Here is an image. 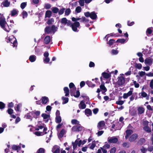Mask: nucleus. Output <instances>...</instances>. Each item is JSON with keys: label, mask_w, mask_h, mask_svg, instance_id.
<instances>
[{"label": "nucleus", "mask_w": 153, "mask_h": 153, "mask_svg": "<svg viewBox=\"0 0 153 153\" xmlns=\"http://www.w3.org/2000/svg\"><path fill=\"white\" fill-rule=\"evenodd\" d=\"M0 26L6 32H9L10 31V29L5 19L3 16L0 17Z\"/></svg>", "instance_id": "nucleus-1"}, {"label": "nucleus", "mask_w": 153, "mask_h": 153, "mask_svg": "<svg viewBox=\"0 0 153 153\" xmlns=\"http://www.w3.org/2000/svg\"><path fill=\"white\" fill-rule=\"evenodd\" d=\"M43 128V131H36L34 132V134L37 136H40L45 134L49 132V131L47 130V128L46 127L42 126H38V128H36V130H39L40 129H42Z\"/></svg>", "instance_id": "nucleus-2"}, {"label": "nucleus", "mask_w": 153, "mask_h": 153, "mask_svg": "<svg viewBox=\"0 0 153 153\" xmlns=\"http://www.w3.org/2000/svg\"><path fill=\"white\" fill-rule=\"evenodd\" d=\"M6 39L7 40V42H10L13 44L12 46L13 47H16L17 45V43L16 38L13 36H12L9 37H7Z\"/></svg>", "instance_id": "nucleus-3"}, {"label": "nucleus", "mask_w": 153, "mask_h": 153, "mask_svg": "<svg viewBox=\"0 0 153 153\" xmlns=\"http://www.w3.org/2000/svg\"><path fill=\"white\" fill-rule=\"evenodd\" d=\"M57 28L55 25H53L51 27H47L45 29V31L47 33H54L57 30Z\"/></svg>", "instance_id": "nucleus-4"}, {"label": "nucleus", "mask_w": 153, "mask_h": 153, "mask_svg": "<svg viewBox=\"0 0 153 153\" xmlns=\"http://www.w3.org/2000/svg\"><path fill=\"white\" fill-rule=\"evenodd\" d=\"M85 16L86 17H90L92 19H96L97 15L95 12L90 13L87 12L84 13Z\"/></svg>", "instance_id": "nucleus-5"}, {"label": "nucleus", "mask_w": 153, "mask_h": 153, "mask_svg": "<svg viewBox=\"0 0 153 153\" xmlns=\"http://www.w3.org/2000/svg\"><path fill=\"white\" fill-rule=\"evenodd\" d=\"M120 75V76L117 78L118 80L117 83L119 85H122L124 84L125 80V78L122 76V75H123L124 74H122Z\"/></svg>", "instance_id": "nucleus-6"}, {"label": "nucleus", "mask_w": 153, "mask_h": 153, "mask_svg": "<svg viewBox=\"0 0 153 153\" xmlns=\"http://www.w3.org/2000/svg\"><path fill=\"white\" fill-rule=\"evenodd\" d=\"M73 30L75 32L77 31V28L79 27V23L78 22H75L72 25H70Z\"/></svg>", "instance_id": "nucleus-7"}, {"label": "nucleus", "mask_w": 153, "mask_h": 153, "mask_svg": "<svg viewBox=\"0 0 153 153\" xmlns=\"http://www.w3.org/2000/svg\"><path fill=\"white\" fill-rule=\"evenodd\" d=\"M105 122L104 121L99 122L97 124V127L99 130H102L105 127Z\"/></svg>", "instance_id": "nucleus-8"}, {"label": "nucleus", "mask_w": 153, "mask_h": 153, "mask_svg": "<svg viewBox=\"0 0 153 153\" xmlns=\"http://www.w3.org/2000/svg\"><path fill=\"white\" fill-rule=\"evenodd\" d=\"M60 22L62 24L64 25H67L68 26H69L71 24V21L68 20L65 18H62Z\"/></svg>", "instance_id": "nucleus-9"}, {"label": "nucleus", "mask_w": 153, "mask_h": 153, "mask_svg": "<svg viewBox=\"0 0 153 153\" xmlns=\"http://www.w3.org/2000/svg\"><path fill=\"white\" fill-rule=\"evenodd\" d=\"M82 129V127L80 125L74 126L72 128L73 131L76 132L81 131Z\"/></svg>", "instance_id": "nucleus-10"}, {"label": "nucleus", "mask_w": 153, "mask_h": 153, "mask_svg": "<svg viewBox=\"0 0 153 153\" xmlns=\"http://www.w3.org/2000/svg\"><path fill=\"white\" fill-rule=\"evenodd\" d=\"M56 123H59L61 122L62 121L61 117L60 116V113L59 111L57 110L56 112Z\"/></svg>", "instance_id": "nucleus-11"}, {"label": "nucleus", "mask_w": 153, "mask_h": 153, "mask_svg": "<svg viewBox=\"0 0 153 153\" xmlns=\"http://www.w3.org/2000/svg\"><path fill=\"white\" fill-rule=\"evenodd\" d=\"M10 2L8 0H4L3 1L1 4L2 7H8L10 5Z\"/></svg>", "instance_id": "nucleus-12"}, {"label": "nucleus", "mask_w": 153, "mask_h": 153, "mask_svg": "<svg viewBox=\"0 0 153 153\" xmlns=\"http://www.w3.org/2000/svg\"><path fill=\"white\" fill-rule=\"evenodd\" d=\"M153 59L150 58H147L145 60V63L147 65H152L153 63Z\"/></svg>", "instance_id": "nucleus-13"}, {"label": "nucleus", "mask_w": 153, "mask_h": 153, "mask_svg": "<svg viewBox=\"0 0 153 153\" xmlns=\"http://www.w3.org/2000/svg\"><path fill=\"white\" fill-rule=\"evenodd\" d=\"M108 141L110 143H116L118 141L117 138L114 137H108Z\"/></svg>", "instance_id": "nucleus-14"}, {"label": "nucleus", "mask_w": 153, "mask_h": 153, "mask_svg": "<svg viewBox=\"0 0 153 153\" xmlns=\"http://www.w3.org/2000/svg\"><path fill=\"white\" fill-rule=\"evenodd\" d=\"M60 147L58 146H54L52 148V151L53 153H60Z\"/></svg>", "instance_id": "nucleus-15"}, {"label": "nucleus", "mask_w": 153, "mask_h": 153, "mask_svg": "<svg viewBox=\"0 0 153 153\" xmlns=\"http://www.w3.org/2000/svg\"><path fill=\"white\" fill-rule=\"evenodd\" d=\"M31 115L35 118H36L37 116L40 115V111H34L31 113Z\"/></svg>", "instance_id": "nucleus-16"}, {"label": "nucleus", "mask_w": 153, "mask_h": 153, "mask_svg": "<svg viewBox=\"0 0 153 153\" xmlns=\"http://www.w3.org/2000/svg\"><path fill=\"white\" fill-rule=\"evenodd\" d=\"M138 135L136 134H134L131 135L129 138V140L131 142L134 141L137 138Z\"/></svg>", "instance_id": "nucleus-17"}, {"label": "nucleus", "mask_w": 153, "mask_h": 153, "mask_svg": "<svg viewBox=\"0 0 153 153\" xmlns=\"http://www.w3.org/2000/svg\"><path fill=\"white\" fill-rule=\"evenodd\" d=\"M42 116L43 117L44 121L45 122H48L50 118V116L45 114H42Z\"/></svg>", "instance_id": "nucleus-18"}, {"label": "nucleus", "mask_w": 153, "mask_h": 153, "mask_svg": "<svg viewBox=\"0 0 153 153\" xmlns=\"http://www.w3.org/2000/svg\"><path fill=\"white\" fill-rule=\"evenodd\" d=\"M133 91L130 90L128 91L127 93H125L123 95V98L124 99H126L129 96H130L132 94Z\"/></svg>", "instance_id": "nucleus-19"}, {"label": "nucleus", "mask_w": 153, "mask_h": 153, "mask_svg": "<svg viewBox=\"0 0 153 153\" xmlns=\"http://www.w3.org/2000/svg\"><path fill=\"white\" fill-rule=\"evenodd\" d=\"M21 144H20L19 146H17L16 145H13L12 146V148L13 150H17V152H18L19 151V149H20L21 148L20 145Z\"/></svg>", "instance_id": "nucleus-20"}, {"label": "nucleus", "mask_w": 153, "mask_h": 153, "mask_svg": "<svg viewBox=\"0 0 153 153\" xmlns=\"http://www.w3.org/2000/svg\"><path fill=\"white\" fill-rule=\"evenodd\" d=\"M18 10L16 9H13L11 11V16H13L17 15L18 12Z\"/></svg>", "instance_id": "nucleus-21"}, {"label": "nucleus", "mask_w": 153, "mask_h": 153, "mask_svg": "<svg viewBox=\"0 0 153 153\" xmlns=\"http://www.w3.org/2000/svg\"><path fill=\"white\" fill-rule=\"evenodd\" d=\"M137 111L139 114H141L144 113V108L143 107H140L137 108Z\"/></svg>", "instance_id": "nucleus-22"}, {"label": "nucleus", "mask_w": 153, "mask_h": 153, "mask_svg": "<svg viewBox=\"0 0 153 153\" xmlns=\"http://www.w3.org/2000/svg\"><path fill=\"white\" fill-rule=\"evenodd\" d=\"M86 105L84 102L82 101H81L79 104V107L80 109H83L86 108Z\"/></svg>", "instance_id": "nucleus-23"}, {"label": "nucleus", "mask_w": 153, "mask_h": 153, "mask_svg": "<svg viewBox=\"0 0 153 153\" xmlns=\"http://www.w3.org/2000/svg\"><path fill=\"white\" fill-rule=\"evenodd\" d=\"M126 135L125 137L126 139L128 138V136L133 133V131L131 130H127L126 131Z\"/></svg>", "instance_id": "nucleus-24"}, {"label": "nucleus", "mask_w": 153, "mask_h": 153, "mask_svg": "<svg viewBox=\"0 0 153 153\" xmlns=\"http://www.w3.org/2000/svg\"><path fill=\"white\" fill-rule=\"evenodd\" d=\"M51 41V38L50 36H47L44 39V42L46 44H48Z\"/></svg>", "instance_id": "nucleus-25"}, {"label": "nucleus", "mask_w": 153, "mask_h": 153, "mask_svg": "<svg viewBox=\"0 0 153 153\" xmlns=\"http://www.w3.org/2000/svg\"><path fill=\"white\" fill-rule=\"evenodd\" d=\"M69 87L70 88L71 91L73 92V90H75L76 87L73 83L71 82L69 85Z\"/></svg>", "instance_id": "nucleus-26"}, {"label": "nucleus", "mask_w": 153, "mask_h": 153, "mask_svg": "<svg viewBox=\"0 0 153 153\" xmlns=\"http://www.w3.org/2000/svg\"><path fill=\"white\" fill-rule=\"evenodd\" d=\"M85 111V114L88 117L91 115L92 112L90 109H86Z\"/></svg>", "instance_id": "nucleus-27"}, {"label": "nucleus", "mask_w": 153, "mask_h": 153, "mask_svg": "<svg viewBox=\"0 0 153 153\" xmlns=\"http://www.w3.org/2000/svg\"><path fill=\"white\" fill-rule=\"evenodd\" d=\"M128 40V39L126 38V39H120L117 40V42H119L121 44L124 43L126 41L127 42Z\"/></svg>", "instance_id": "nucleus-28"}, {"label": "nucleus", "mask_w": 153, "mask_h": 153, "mask_svg": "<svg viewBox=\"0 0 153 153\" xmlns=\"http://www.w3.org/2000/svg\"><path fill=\"white\" fill-rule=\"evenodd\" d=\"M36 58V56L34 55H32L30 56L29 59L31 62H33L35 61Z\"/></svg>", "instance_id": "nucleus-29"}, {"label": "nucleus", "mask_w": 153, "mask_h": 153, "mask_svg": "<svg viewBox=\"0 0 153 153\" xmlns=\"http://www.w3.org/2000/svg\"><path fill=\"white\" fill-rule=\"evenodd\" d=\"M64 91L65 94V96H68L69 95V91L68 88L67 87H65L64 88Z\"/></svg>", "instance_id": "nucleus-30"}, {"label": "nucleus", "mask_w": 153, "mask_h": 153, "mask_svg": "<svg viewBox=\"0 0 153 153\" xmlns=\"http://www.w3.org/2000/svg\"><path fill=\"white\" fill-rule=\"evenodd\" d=\"M48 100V97H44L42 98V102L44 104H46Z\"/></svg>", "instance_id": "nucleus-31"}, {"label": "nucleus", "mask_w": 153, "mask_h": 153, "mask_svg": "<svg viewBox=\"0 0 153 153\" xmlns=\"http://www.w3.org/2000/svg\"><path fill=\"white\" fill-rule=\"evenodd\" d=\"M62 99L63 100L62 104H65L67 103L69 99L68 97H62Z\"/></svg>", "instance_id": "nucleus-32"}, {"label": "nucleus", "mask_w": 153, "mask_h": 153, "mask_svg": "<svg viewBox=\"0 0 153 153\" xmlns=\"http://www.w3.org/2000/svg\"><path fill=\"white\" fill-rule=\"evenodd\" d=\"M100 89L102 92H105L106 91V89L104 85H101L100 86Z\"/></svg>", "instance_id": "nucleus-33"}, {"label": "nucleus", "mask_w": 153, "mask_h": 153, "mask_svg": "<svg viewBox=\"0 0 153 153\" xmlns=\"http://www.w3.org/2000/svg\"><path fill=\"white\" fill-rule=\"evenodd\" d=\"M102 74L103 76L105 78L108 79L110 76V74L106 73H103Z\"/></svg>", "instance_id": "nucleus-34"}, {"label": "nucleus", "mask_w": 153, "mask_h": 153, "mask_svg": "<svg viewBox=\"0 0 153 153\" xmlns=\"http://www.w3.org/2000/svg\"><path fill=\"white\" fill-rule=\"evenodd\" d=\"M71 123L74 125H79V122L76 119H73L71 120Z\"/></svg>", "instance_id": "nucleus-35"}, {"label": "nucleus", "mask_w": 153, "mask_h": 153, "mask_svg": "<svg viewBox=\"0 0 153 153\" xmlns=\"http://www.w3.org/2000/svg\"><path fill=\"white\" fill-rule=\"evenodd\" d=\"M25 117L27 119H30L31 120H32V117L31 116L30 113H27L26 114L25 116Z\"/></svg>", "instance_id": "nucleus-36"}, {"label": "nucleus", "mask_w": 153, "mask_h": 153, "mask_svg": "<svg viewBox=\"0 0 153 153\" xmlns=\"http://www.w3.org/2000/svg\"><path fill=\"white\" fill-rule=\"evenodd\" d=\"M73 148L74 150L78 146L77 140H76L74 142L72 143Z\"/></svg>", "instance_id": "nucleus-37"}, {"label": "nucleus", "mask_w": 153, "mask_h": 153, "mask_svg": "<svg viewBox=\"0 0 153 153\" xmlns=\"http://www.w3.org/2000/svg\"><path fill=\"white\" fill-rule=\"evenodd\" d=\"M52 13L50 10H47L46 11L45 13V17H50L51 14Z\"/></svg>", "instance_id": "nucleus-38"}, {"label": "nucleus", "mask_w": 153, "mask_h": 153, "mask_svg": "<svg viewBox=\"0 0 153 153\" xmlns=\"http://www.w3.org/2000/svg\"><path fill=\"white\" fill-rule=\"evenodd\" d=\"M143 129L145 131L148 133L150 132L151 131V129L149 128L148 126H144L143 127Z\"/></svg>", "instance_id": "nucleus-39"}, {"label": "nucleus", "mask_w": 153, "mask_h": 153, "mask_svg": "<svg viewBox=\"0 0 153 153\" xmlns=\"http://www.w3.org/2000/svg\"><path fill=\"white\" fill-rule=\"evenodd\" d=\"M65 130L63 129L60 131V133L58 135V137H63V135L65 134Z\"/></svg>", "instance_id": "nucleus-40"}, {"label": "nucleus", "mask_w": 153, "mask_h": 153, "mask_svg": "<svg viewBox=\"0 0 153 153\" xmlns=\"http://www.w3.org/2000/svg\"><path fill=\"white\" fill-rule=\"evenodd\" d=\"M86 84L88 85V86L89 87H94L95 86L94 84H92L91 82L89 81H88L86 82Z\"/></svg>", "instance_id": "nucleus-41"}, {"label": "nucleus", "mask_w": 153, "mask_h": 153, "mask_svg": "<svg viewBox=\"0 0 153 153\" xmlns=\"http://www.w3.org/2000/svg\"><path fill=\"white\" fill-rule=\"evenodd\" d=\"M52 10L53 13H56L58 12L59 9L56 7H53L51 8Z\"/></svg>", "instance_id": "nucleus-42"}, {"label": "nucleus", "mask_w": 153, "mask_h": 153, "mask_svg": "<svg viewBox=\"0 0 153 153\" xmlns=\"http://www.w3.org/2000/svg\"><path fill=\"white\" fill-rule=\"evenodd\" d=\"M135 67L139 69H140L142 68V65L140 63H136L135 64Z\"/></svg>", "instance_id": "nucleus-43"}, {"label": "nucleus", "mask_w": 153, "mask_h": 153, "mask_svg": "<svg viewBox=\"0 0 153 153\" xmlns=\"http://www.w3.org/2000/svg\"><path fill=\"white\" fill-rule=\"evenodd\" d=\"M71 12V10L69 8L66 9L65 11V16H68Z\"/></svg>", "instance_id": "nucleus-44"}, {"label": "nucleus", "mask_w": 153, "mask_h": 153, "mask_svg": "<svg viewBox=\"0 0 153 153\" xmlns=\"http://www.w3.org/2000/svg\"><path fill=\"white\" fill-rule=\"evenodd\" d=\"M115 42V40H114L111 39L107 42V44H108L110 46H111Z\"/></svg>", "instance_id": "nucleus-45"}, {"label": "nucleus", "mask_w": 153, "mask_h": 153, "mask_svg": "<svg viewBox=\"0 0 153 153\" xmlns=\"http://www.w3.org/2000/svg\"><path fill=\"white\" fill-rule=\"evenodd\" d=\"M22 104H19L17 105V106L16 108H15V110L16 111H20V108L21 107Z\"/></svg>", "instance_id": "nucleus-46"}, {"label": "nucleus", "mask_w": 153, "mask_h": 153, "mask_svg": "<svg viewBox=\"0 0 153 153\" xmlns=\"http://www.w3.org/2000/svg\"><path fill=\"white\" fill-rule=\"evenodd\" d=\"M96 146V144L94 142H92L91 143V146H90L89 148L92 149H93Z\"/></svg>", "instance_id": "nucleus-47"}, {"label": "nucleus", "mask_w": 153, "mask_h": 153, "mask_svg": "<svg viewBox=\"0 0 153 153\" xmlns=\"http://www.w3.org/2000/svg\"><path fill=\"white\" fill-rule=\"evenodd\" d=\"M81 8L79 6L77 7L75 9L76 12L77 13H79L81 12Z\"/></svg>", "instance_id": "nucleus-48"}, {"label": "nucleus", "mask_w": 153, "mask_h": 153, "mask_svg": "<svg viewBox=\"0 0 153 153\" xmlns=\"http://www.w3.org/2000/svg\"><path fill=\"white\" fill-rule=\"evenodd\" d=\"M65 9L64 8H62L59 11V10L58 13L59 15L62 14L64 12Z\"/></svg>", "instance_id": "nucleus-49"}, {"label": "nucleus", "mask_w": 153, "mask_h": 153, "mask_svg": "<svg viewBox=\"0 0 153 153\" xmlns=\"http://www.w3.org/2000/svg\"><path fill=\"white\" fill-rule=\"evenodd\" d=\"M138 74L140 77H142L146 74L145 72L143 71H139L138 73Z\"/></svg>", "instance_id": "nucleus-50"}, {"label": "nucleus", "mask_w": 153, "mask_h": 153, "mask_svg": "<svg viewBox=\"0 0 153 153\" xmlns=\"http://www.w3.org/2000/svg\"><path fill=\"white\" fill-rule=\"evenodd\" d=\"M27 2H24L22 3L20 5V7L22 9H24L26 6Z\"/></svg>", "instance_id": "nucleus-51"}, {"label": "nucleus", "mask_w": 153, "mask_h": 153, "mask_svg": "<svg viewBox=\"0 0 153 153\" xmlns=\"http://www.w3.org/2000/svg\"><path fill=\"white\" fill-rule=\"evenodd\" d=\"M22 15L23 18H26L27 16V13L24 11H23L22 13Z\"/></svg>", "instance_id": "nucleus-52"}, {"label": "nucleus", "mask_w": 153, "mask_h": 153, "mask_svg": "<svg viewBox=\"0 0 153 153\" xmlns=\"http://www.w3.org/2000/svg\"><path fill=\"white\" fill-rule=\"evenodd\" d=\"M153 28H148L147 30V31H146V33H147V34H150L152 33V29Z\"/></svg>", "instance_id": "nucleus-53"}, {"label": "nucleus", "mask_w": 153, "mask_h": 153, "mask_svg": "<svg viewBox=\"0 0 153 153\" xmlns=\"http://www.w3.org/2000/svg\"><path fill=\"white\" fill-rule=\"evenodd\" d=\"M5 106V104L3 102H0V109H3Z\"/></svg>", "instance_id": "nucleus-54"}, {"label": "nucleus", "mask_w": 153, "mask_h": 153, "mask_svg": "<svg viewBox=\"0 0 153 153\" xmlns=\"http://www.w3.org/2000/svg\"><path fill=\"white\" fill-rule=\"evenodd\" d=\"M122 145L124 147L128 148L130 144L129 143H123Z\"/></svg>", "instance_id": "nucleus-55"}, {"label": "nucleus", "mask_w": 153, "mask_h": 153, "mask_svg": "<svg viewBox=\"0 0 153 153\" xmlns=\"http://www.w3.org/2000/svg\"><path fill=\"white\" fill-rule=\"evenodd\" d=\"M51 5L49 4H45L44 7L46 9H48L51 7Z\"/></svg>", "instance_id": "nucleus-56"}, {"label": "nucleus", "mask_w": 153, "mask_h": 153, "mask_svg": "<svg viewBox=\"0 0 153 153\" xmlns=\"http://www.w3.org/2000/svg\"><path fill=\"white\" fill-rule=\"evenodd\" d=\"M54 22V20L53 18L50 19L47 22L48 24H51Z\"/></svg>", "instance_id": "nucleus-57"}, {"label": "nucleus", "mask_w": 153, "mask_h": 153, "mask_svg": "<svg viewBox=\"0 0 153 153\" xmlns=\"http://www.w3.org/2000/svg\"><path fill=\"white\" fill-rule=\"evenodd\" d=\"M79 4L81 6H83L84 5V0H80L79 1Z\"/></svg>", "instance_id": "nucleus-58"}, {"label": "nucleus", "mask_w": 153, "mask_h": 153, "mask_svg": "<svg viewBox=\"0 0 153 153\" xmlns=\"http://www.w3.org/2000/svg\"><path fill=\"white\" fill-rule=\"evenodd\" d=\"M141 94V96L143 97H147V94L144 91H143L140 93Z\"/></svg>", "instance_id": "nucleus-59"}, {"label": "nucleus", "mask_w": 153, "mask_h": 153, "mask_svg": "<svg viewBox=\"0 0 153 153\" xmlns=\"http://www.w3.org/2000/svg\"><path fill=\"white\" fill-rule=\"evenodd\" d=\"M124 103V101L122 100L118 101L116 102V103L117 104L119 105H122Z\"/></svg>", "instance_id": "nucleus-60"}, {"label": "nucleus", "mask_w": 153, "mask_h": 153, "mask_svg": "<svg viewBox=\"0 0 153 153\" xmlns=\"http://www.w3.org/2000/svg\"><path fill=\"white\" fill-rule=\"evenodd\" d=\"M80 92L79 91H77L76 93V94L74 95V96L75 97H78L80 96Z\"/></svg>", "instance_id": "nucleus-61"}, {"label": "nucleus", "mask_w": 153, "mask_h": 153, "mask_svg": "<svg viewBox=\"0 0 153 153\" xmlns=\"http://www.w3.org/2000/svg\"><path fill=\"white\" fill-rule=\"evenodd\" d=\"M140 151L142 153H146L147 151V149L144 148L142 147L140 149Z\"/></svg>", "instance_id": "nucleus-62"}, {"label": "nucleus", "mask_w": 153, "mask_h": 153, "mask_svg": "<svg viewBox=\"0 0 153 153\" xmlns=\"http://www.w3.org/2000/svg\"><path fill=\"white\" fill-rule=\"evenodd\" d=\"M116 149L115 147H113L111 148L110 151V153H114L116 152Z\"/></svg>", "instance_id": "nucleus-63"}, {"label": "nucleus", "mask_w": 153, "mask_h": 153, "mask_svg": "<svg viewBox=\"0 0 153 153\" xmlns=\"http://www.w3.org/2000/svg\"><path fill=\"white\" fill-rule=\"evenodd\" d=\"M150 87L152 89H153V79L151 80L150 83Z\"/></svg>", "instance_id": "nucleus-64"}]
</instances>
